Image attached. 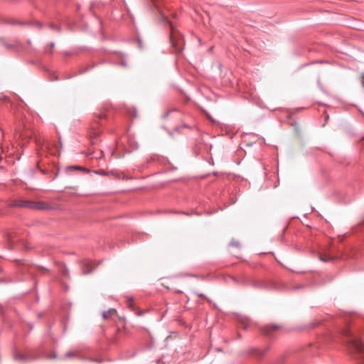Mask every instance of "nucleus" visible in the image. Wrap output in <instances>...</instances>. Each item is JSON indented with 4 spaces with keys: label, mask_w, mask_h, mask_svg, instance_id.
I'll return each instance as SVG.
<instances>
[{
    "label": "nucleus",
    "mask_w": 364,
    "mask_h": 364,
    "mask_svg": "<svg viewBox=\"0 0 364 364\" xmlns=\"http://www.w3.org/2000/svg\"><path fill=\"white\" fill-rule=\"evenodd\" d=\"M360 81H361L363 86L364 87V74H362L360 75Z\"/></svg>",
    "instance_id": "obj_10"
},
{
    "label": "nucleus",
    "mask_w": 364,
    "mask_h": 364,
    "mask_svg": "<svg viewBox=\"0 0 364 364\" xmlns=\"http://www.w3.org/2000/svg\"><path fill=\"white\" fill-rule=\"evenodd\" d=\"M67 169L70 170V171H73V170H80V171H86V169L84 168H82V167H80V166H68V167H67Z\"/></svg>",
    "instance_id": "obj_6"
},
{
    "label": "nucleus",
    "mask_w": 364,
    "mask_h": 364,
    "mask_svg": "<svg viewBox=\"0 0 364 364\" xmlns=\"http://www.w3.org/2000/svg\"><path fill=\"white\" fill-rule=\"evenodd\" d=\"M152 1L154 2V4H155V6H158L157 4L154 1V0H152Z\"/></svg>",
    "instance_id": "obj_14"
},
{
    "label": "nucleus",
    "mask_w": 364,
    "mask_h": 364,
    "mask_svg": "<svg viewBox=\"0 0 364 364\" xmlns=\"http://www.w3.org/2000/svg\"><path fill=\"white\" fill-rule=\"evenodd\" d=\"M343 333L347 338L346 343L350 348H354L358 351L363 350V344L362 341L358 338L353 335L348 328L345 329Z\"/></svg>",
    "instance_id": "obj_2"
},
{
    "label": "nucleus",
    "mask_w": 364,
    "mask_h": 364,
    "mask_svg": "<svg viewBox=\"0 0 364 364\" xmlns=\"http://www.w3.org/2000/svg\"><path fill=\"white\" fill-rule=\"evenodd\" d=\"M94 173L95 174L101 175V176H113L114 175V173L112 171L108 172L103 169L95 171Z\"/></svg>",
    "instance_id": "obj_5"
},
{
    "label": "nucleus",
    "mask_w": 364,
    "mask_h": 364,
    "mask_svg": "<svg viewBox=\"0 0 364 364\" xmlns=\"http://www.w3.org/2000/svg\"><path fill=\"white\" fill-rule=\"evenodd\" d=\"M13 356H14V358L16 360H17V361H22V362H23V361H26V359L25 356H24L23 354H21V353H18V351H16V350H14V353H13Z\"/></svg>",
    "instance_id": "obj_3"
},
{
    "label": "nucleus",
    "mask_w": 364,
    "mask_h": 364,
    "mask_svg": "<svg viewBox=\"0 0 364 364\" xmlns=\"http://www.w3.org/2000/svg\"><path fill=\"white\" fill-rule=\"evenodd\" d=\"M128 301H129V302H132L133 300H132V298H129V299H128Z\"/></svg>",
    "instance_id": "obj_15"
},
{
    "label": "nucleus",
    "mask_w": 364,
    "mask_h": 364,
    "mask_svg": "<svg viewBox=\"0 0 364 364\" xmlns=\"http://www.w3.org/2000/svg\"><path fill=\"white\" fill-rule=\"evenodd\" d=\"M76 354H77V351H70V352H68V353L65 355V356L66 358H70V357H72V356L75 355Z\"/></svg>",
    "instance_id": "obj_7"
},
{
    "label": "nucleus",
    "mask_w": 364,
    "mask_h": 364,
    "mask_svg": "<svg viewBox=\"0 0 364 364\" xmlns=\"http://www.w3.org/2000/svg\"><path fill=\"white\" fill-rule=\"evenodd\" d=\"M251 353H252V355L253 354H256V353H257L256 350H252Z\"/></svg>",
    "instance_id": "obj_11"
},
{
    "label": "nucleus",
    "mask_w": 364,
    "mask_h": 364,
    "mask_svg": "<svg viewBox=\"0 0 364 364\" xmlns=\"http://www.w3.org/2000/svg\"><path fill=\"white\" fill-rule=\"evenodd\" d=\"M269 329L274 330V327H267L264 333L266 334H269Z\"/></svg>",
    "instance_id": "obj_9"
},
{
    "label": "nucleus",
    "mask_w": 364,
    "mask_h": 364,
    "mask_svg": "<svg viewBox=\"0 0 364 364\" xmlns=\"http://www.w3.org/2000/svg\"><path fill=\"white\" fill-rule=\"evenodd\" d=\"M50 47H51V48H53V47H54V46H55L54 43H50Z\"/></svg>",
    "instance_id": "obj_13"
},
{
    "label": "nucleus",
    "mask_w": 364,
    "mask_h": 364,
    "mask_svg": "<svg viewBox=\"0 0 364 364\" xmlns=\"http://www.w3.org/2000/svg\"><path fill=\"white\" fill-rule=\"evenodd\" d=\"M14 205L33 210H46L49 208V205L43 201L36 202L32 200H16Z\"/></svg>",
    "instance_id": "obj_1"
},
{
    "label": "nucleus",
    "mask_w": 364,
    "mask_h": 364,
    "mask_svg": "<svg viewBox=\"0 0 364 364\" xmlns=\"http://www.w3.org/2000/svg\"><path fill=\"white\" fill-rule=\"evenodd\" d=\"M197 295L198 296H200V297H203L204 296V295L203 294H198Z\"/></svg>",
    "instance_id": "obj_12"
},
{
    "label": "nucleus",
    "mask_w": 364,
    "mask_h": 364,
    "mask_svg": "<svg viewBox=\"0 0 364 364\" xmlns=\"http://www.w3.org/2000/svg\"><path fill=\"white\" fill-rule=\"evenodd\" d=\"M117 314V311L114 309H109L107 311L102 313V317L105 319H107L109 316H112Z\"/></svg>",
    "instance_id": "obj_4"
},
{
    "label": "nucleus",
    "mask_w": 364,
    "mask_h": 364,
    "mask_svg": "<svg viewBox=\"0 0 364 364\" xmlns=\"http://www.w3.org/2000/svg\"><path fill=\"white\" fill-rule=\"evenodd\" d=\"M320 259L323 261V262H327L328 260H330V257H323V256H321L320 255Z\"/></svg>",
    "instance_id": "obj_8"
}]
</instances>
